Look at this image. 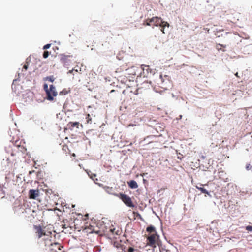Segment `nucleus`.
<instances>
[{"mask_svg":"<svg viewBox=\"0 0 252 252\" xmlns=\"http://www.w3.org/2000/svg\"><path fill=\"white\" fill-rule=\"evenodd\" d=\"M116 196L119 197L128 207L133 208L135 206L132 201L131 198L127 195L123 193H119V194H117Z\"/></svg>","mask_w":252,"mask_h":252,"instance_id":"nucleus-6","label":"nucleus"},{"mask_svg":"<svg viewBox=\"0 0 252 252\" xmlns=\"http://www.w3.org/2000/svg\"><path fill=\"white\" fill-rule=\"evenodd\" d=\"M45 80L53 82L55 80V78L53 76H48L45 78Z\"/></svg>","mask_w":252,"mask_h":252,"instance_id":"nucleus-17","label":"nucleus"},{"mask_svg":"<svg viewBox=\"0 0 252 252\" xmlns=\"http://www.w3.org/2000/svg\"><path fill=\"white\" fill-rule=\"evenodd\" d=\"M248 231H252V226H247L245 228Z\"/></svg>","mask_w":252,"mask_h":252,"instance_id":"nucleus-20","label":"nucleus"},{"mask_svg":"<svg viewBox=\"0 0 252 252\" xmlns=\"http://www.w3.org/2000/svg\"><path fill=\"white\" fill-rule=\"evenodd\" d=\"M226 47V45L221 44H217L216 45V48L218 51H222V52H225V50L224 48Z\"/></svg>","mask_w":252,"mask_h":252,"instance_id":"nucleus-13","label":"nucleus"},{"mask_svg":"<svg viewBox=\"0 0 252 252\" xmlns=\"http://www.w3.org/2000/svg\"><path fill=\"white\" fill-rule=\"evenodd\" d=\"M33 228L35 230V233L38 238L39 239L43 237L45 243L48 240L49 241L52 239V232L49 230V228L47 226L34 225Z\"/></svg>","mask_w":252,"mask_h":252,"instance_id":"nucleus-2","label":"nucleus"},{"mask_svg":"<svg viewBox=\"0 0 252 252\" xmlns=\"http://www.w3.org/2000/svg\"><path fill=\"white\" fill-rule=\"evenodd\" d=\"M82 228H83V231L87 234L92 233L98 234L99 232V228L94 222L91 223L86 222Z\"/></svg>","mask_w":252,"mask_h":252,"instance_id":"nucleus-4","label":"nucleus"},{"mask_svg":"<svg viewBox=\"0 0 252 252\" xmlns=\"http://www.w3.org/2000/svg\"><path fill=\"white\" fill-rule=\"evenodd\" d=\"M144 25L147 26H159L161 27V31L163 33H165L164 32V28L166 27H169V24L168 23L165 21H163L162 19L161 18L158 17H154L152 18L151 19H147L144 23Z\"/></svg>","mask_w":252,"mask_h":252,"instance_id":"nucleus-3","label":"nucleus"},{"mask_svg":"<svg viewBox=\"0 0 252 252\" xmlns=\"http://www.w3.org/2000/svg\"><path fill=\"white\" fill-rule=\"evenodd\" d=\"M235 75H236L237 77H238V73H236L235 74Z\"/></svg>","mask_w":252,"mask_h":252,"instance_id":"nucleus-29","label":"nucleus"},{"mask_svg":"<svg viewBox=\"0 0 252 252\" xmlns=\"http://www.w3.org/2000/svg\"><path fill=\"white\" fill-rule=\"evenodd\" d=\"M160 252H171L169 250L166 249L162 247L160 248Z\"/></svg>","mask_w":252,"mask_h":252,"instance_id":"nucleus-19","label":"nucleus"},{"mask_svg":"<svg viewBox=\"0 0 252 252\" xmlns=\"http://www.w3.org/2000/svg\"><path fill=\"white\" fill-rule=\"evenodd\" d=\"M73 71H75V72H78V70H74V69H72V70H69L68 72V74L70 73V74H71V73H73Z\"/></svg>","mask_w":252,"mask_h":252,"instance_id":"nucleus-25","label":"nucleus"},{"mask_svg":"<svg viewBox=\"0 0 252 252\" xmlns=\"http://www.w3.org/2000/svg\"><path fill=\"white\" fill-rule=\"evenodd\" d=\"M165 79H163L162 75H160L161 80V85L162 88L167 89L170 84V77L168 75H164Z\"/></svg>","mask_w":252,"mask_h":252,"instance_id":"nucleus-8","label":"nucleus"},{"mask_svg":"<svg viewBox=\"0 0 252 252\" xmlns=\"http://www.w3.org/2000/svg\"><path fill=\"white\" fill-rule=\"evenodd\" d=\"M146 231L149 233L147 237V244L153 248H156L157 245H159V235L155 227L152 225L149 226L147 227Z\"/></svg>","mask_w":252,"mask_h":252,"instance_id":"nucleus-1","label":"nucleus"},{"mask_svg":"<svg viewBox=\"0 0 252 252\" xmlns=\"http://www.w3.org/2000/svg\"><path fill=\"white\" fill-rule=\"evenodd\" d=\"M44 89H45V90H46V91L47 90H48V89H47V88H48V85H47V84H45V85H44Z\"/></svg>","mask_w":252,"mask_h":252,"instance_id":"nucleus-28","label":"nucleus"},{"mask_svg":"<svg viewBox=\"0 0 252 252\" xmlns=\"http://www.w3.org/2000/svg\"><path fill=\"white\" fill-rule=\"evenodd\" d=\"M72 156H75V154H72Z\"/></svg>","mask_w":252,"mask_h":252,"instance_id":"nucleus-30","label":"nucleus"},{"mask_svg":"<svg viewBox=\"0 0 252 252\" xmlns=\"http://www.w3.org/2000/svg\"><path fill=\"white\" fill-rule=\"evenodd\" d=\"M139 90V89L138 88V89H136V90L134 91V94H138V93H139V92H138Z\"/></svg>","mask_w":252,"mask_h":252,"instance_id":"nucleus-27","label":"nucleus"},{"mask_svg":"<svg viewBox=\"0 0 252 252\" xmlns=\"http://www.w3.org/2000/svg\"><path fill=\"white\" fill-rule=\"evenodd\" d=\"M70 92V90H69V89H64L59 93V94L60 95H66L67 94H68Z\"/></svg>","mask_w":252,"mask_h":252,"instance_id":"nucleus-14","label":"nucleus"},{"mask_svg":"<svg viewBox=\"0 0 252 252\" xmlns=\"http://www.w3.org/2000/svg\"><path fill=\"white\" fill-rule=\"evenodd\" d=\"M86 122L88 124H91L92 122V118L89 114H88L86 117Z\"/></svg>","mask_w":252,"mask_h":252,"instance_id":"nucleus-16","label":"nucleus"},{"mask_svg":"<svg viewBox=\"0 0 252 252\" xmlns=\"http://www.w3.org/2000/svg\"><path fill=\"white\" fill-rule=\"evenodd\" d=\"M28 67V63L27 62L26 64H25L23 67V69H24L25 71H26Z\"/></svg>","mask_w":252,"mask_h":252,"instance_id":"nucleus-22","label":"nucleus"},{"mask_svg":"<svg viewBox=\"0 0 252 252\" xmlns=\"http://www.w3.org/2000/svg\"><path fill=\"white\" fill-rule=\"evenodd\" d=\"M62 227L63 228V229H66L68 227V226H67L66 224H62Z\"/></svg>","mask_w":252,"mask_h":252,"instance_id":"nucleus-26","label":"nucleus"},{"mask_svg":"<svg viewBox=\"0 0 252 252\" xmlns=\"http://www.w3.org/2000/svg\"><path fill=\"white\" fill-rule=\"evenodd\" d=\"M45 246L49 247L50 249L55 252H61L60 251L63 248V246L59 243L52 242V239L48 240L45 242Z\"/></svg>","mask_w":252,"mask_h":252,"instance_id":"nucleus-5","label":"nucleus"},{"mask_svg":"<svg viewBox=\"0 0 252 252\" xmlns=\"http://www.w3.org/2000/svg\"><path fill=\"white\" fill-rule=\"evenodd\" d=\"M46 93L48 96V99L49 100H53V97L57 95V92L56 91L55 87L53 85L50 86L49 90H46Z\"/></svg>","mask_w":252,"mask_h":252,"instance_id":"nucleus-7","label":"nucleus"},{"mask_svg":"<svg viewBox=\"0 0 252 252\" xmlns=\"http://www.w3.org/2000/svg\"><path fill=\"white\" fill-rule=\"evenodd\" d=\"M79 125V123L78 122H70L67 125L68 128L71 130H72V129L74 127H76L77 128H78Z\"/></svg>","mask_w":252,"mask_h":252,"instance_id":"nucleus-10","label":"nucleus"},{"mask_svg":"<svg viewBox=\"0 0 252 252\" xmlns=\"http://www.w3.org/2000/svg\"><path fill=\"white\" fill-rule=\"evenodd\" d=\"M203 185H200V186H196V188L201 191V192L202 193H203V194H207V195H209V193L208 192V191L204 188H203V187H202Z\"/></svg>","mask_w":252,"mask_h":252,"instance_id":"nucleus-11","label":"nucleus"},{"mask_svg":"<svg viewBox=\"0 0 252 252\" xmlns=\"http://www.w3.org/2000/svg\"><path fill=\"white\" fill-rule=\"evenodd\" d=\"M126 252H140V251L137 249H134L132 247H129L127 251Z\"/></svg>","mask_w":252,"mask_h":252,"instance_id":"nucleus-15","label":"nucleus"},{"mask_svg":"<svg viewBox=\"0 0 252 252\" xmlns=\"http://www.w3.org/2000/svg\"><path fill=\"white\" fill-rule=\"evenodd\" d=\"M85 216L88 217V214H86V215H85Z\"/></svg>","mask_w":252,"mask_h":252,"instance_id":"nucleus-31","label":"nucleus"},{"mask_svg":"<svg viewBox=\"0 0 252 252\" xmlns=\"http://www.w3.org/2000/svg\"><path fill=\"white\" fill-rule=\"evenodd\" d=\"M110 231H111V232L113 234H118V232L119 231H117V232H115V229H110Z\"/></svg>","mask_w":252,"mask_h":252,"instance_id":"nucleus-24","label":"nucleus"},{"mask_svg":"<svg viewBox=\"0 0 252 252\" xmlns=\"http://www.w3.org/2000/svg\"><path fill=\"white\" fill-rule=\"evenodd\" d=\"M128 186L131 189H136L138 188V184L134 180H131L128 182Z\"/></svg>","mask_w":252,"mask_h":252,"instance_id":"nucleus-12","label":"nucleus"},{"mask_svg":"<svg viewBox=\"0 0 252 252\" xmlns=\"http://www.w3.org/2000/svg\"><path fill=\"white\" fill-rule=\"evenodd\" d=\"M50 46H51V44H47L43 46V49L44 50H46V49L49 48L50 47Z\"/></svg>","mask_w":252,"mask_h":252,"instance_id":"nucleus-21","label":"nucleus"},{"mask_svg":"<svg viewBox=\"0 0 252 252\" xmlns=\"http://www.w3.org/2000/svg\"><path fill=\"white\" fill-rule=\"evenodd\" d=\"M49 55V52L48 51H44L43 54V57L44 58H47Z\"/></svg>","mask_w":252,"mask_h":252,"instance_id":"nucleus-18","label":"nucleus"},{"mask_svg":"<svg viewBox=\"0 0 252 252\" xmlns=\"http://www.w3.org/2000/svg\"><path fill=\"white\" fill-rule=\"evenodd\" d=\"M39 196V191L38 189H30L29 191V197L30 199H35Z\"/></svg>","mask_w":252,"mask_h":252,"instance_id":"nucleus-9","label":"nucleus"},{"mask_svg":"<svg viewBox=\"0 0 252 252\" xmlns=\"http://www.w3.org/2000/svg\"><path fill=\"white\" fill-rule=\"evenodd\" d=\"M252 166H251L250 164H247L246 166V168L247 170H249L251 169Z\"/></svg>","mask_w":252,"mask_h":252,"instance_id":"nucleus-23","label":"nucleus"}]
</instances>
